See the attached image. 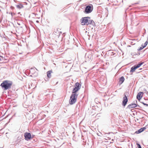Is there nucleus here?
<instances>
[{"label":"nucleus","instance_id":"f257e3e1","mask_svg":"<svg viewBox=\"0 0 148 148\" xmlns=\"http://www.w3.org/2000/svg\"><path fill=\"white\" fill-rule=\"evenodd\" d=\"M80 21L82 25H91L93 26H96L94 21L88 16L82 18L80 20Z\"/></svg>","mask_w":148,"mask_h":148},{"label":"nucleus","instance_id":"f03ea898","mask_svg":"<svg viewBox=\"0 0 148 148\" xmlns=\"http://www.w3.org/2000/svg\"><path fill=\"white\" fill-rule=\"evenodd\" d=\"M12 85L11 82H10L8 80L4 81L1 84L0 86L4 90H6L10 89Z\"/></svg>","mask_w":148,"mask_h":148},{"label":"nucleus","instance_id":"7ed1b4c3","mask_svg":"<svg viewBox=\"0 0 148 148\" xmlns=\"http://www.w3.org/2000/svg\"><path fill=\"white\" fill-rule=\"evenodd\" d=\"M78 95V94L75 93H73L72 92L69 101V103L71 105L73 104L76 102Z\"/></svg>","mask_w":148,"mask_h":148},{"label":"nucleus","instance_id":"20e7f679","mask_svg":"<svg viewBox=\"0 0 148 148\" xmlns=\"http://www.w3.org/2000/svg\"><path fill=\"white\" fill-rule=\"evenodd\" d=\"M81 85L78 82H77L75 84V87H74L72 91L73 93H77V92L81 88Z\"/></svg>","mask_w":148,"mask_h":148},{"label":"nucleus","instance_id":"39448f33","mask_svg":"<svg viewBox=\"0 0 148 148\" xmlns=\"http://www.w3.org/2000/svg\"><path fill=\"white\" fill-rule=\"evenodd\" d=\"M143 62H141L140 63L136 65H135L134 66L132 67H131L130 72H134L136 69H137L139 68L141 65H142L143 64Z\"/></svg>","mask_w":148,"mask_h":148},{"label":"nucleus","instance_id":"423d86ee","mask_svg":"<svg viewBox=\"0 0 148 148\" xmlns=\"http://www.w3.org/2000/svg\"><path fill=\"white\" fill-rule=\"evenodd\" d=\"M25 139L28 141L32 138V136L31 134L29 133L26 132L24 135Z\"/></svg>","mask_w":148,"mask_h":148},{"label":"nucleus","instance_id":"0eeeda50","mask_svg":"<svg viewBox=\"0 0 148 148\" xmlns=\"http://www.w3.org/2000/svg\"><path fill=\"white\" fill-rule=\"evenodd\" d=\"M92 10V9H91V6L90 5H88L86 6L85 10V12L86 14L90 13Z\"/></svg>","mask_w":148,"mask_h":148},{"label":"nucleus","instance_id":"6e6552de","mask_svg":"<svg viewBox=\"0 0 148 148\" xmlns=\"http://www.w3.org/2000/svg\"><path fill=\"white\" fill-rule=\"evenodd\" d=\"M127 101L128 99L127 97L125 95L123 97V101L122 103V105L124 106H125L127 104Z\"/></svg>","mask_w":148,"mask_h":148},{"label":"nucleus","instance_id":"1a4fd4ad","mask_svg":"<svg viewBox=\"0 0 148 148\" xmlns=\"http://www.w3.org/2000/svg\"><path fill=\"white\" fill-rule=\"evenodd\" d=\"M137 106H138L139 107H140L139 105H137L135 103H132L128 105L127 108L129 109H130L132 108H135Z\"/></svg>","mask_w":148,"mask_h":148},{"label":"nucleus","instance_id":"9d476101","mask_svg":"<svg viewBox=\"0 0 148 148\" xmlns=\"http://www.w3.org/2000/svg\"><path fill=\"white\" fill-rule=\"evenodd\" d=\"M146 129V128L145 127H142L141 128L139 129L138 130L136 131V132H135V133L137 134H139L143 131Z\"/></svg>","mask_w":148,"mask_h":148},{"label":"nucleus","instance_id":"9b49d317","mask_svg":"<svg viewBox=\"0 0 148 148\" xmlns=\"http://www.w3.org/2000/svg\"><path fill=\"white\" fill-rule=\"evenodd\" d=\"M60 29H58L54 30L53 34L56 36H57L58 37H59V31Z\"/></svg>","mask_w":148,"mask_h":148},{"label":"nucleus","instance_id":"f8f14e48","mask_svg":"<svg viewBox=\"0 0 148 148\" xmlns=\"http://www.w3.org/2000/svg\"><path fill=\"white\" fill-rule=\"evenodd\" d=\"M143 94V93L142 92H139L138 94L137 95V98L138 100H140V99L142 98V95H141V94Z\"/></svg>","mask_w":148,"mask_h":148},{"label":"nucleus","instance_id":"ddd939ff","mask_svg":"<svg viewBox=\"0 0 148 148\" xmlns=\"http://www.w3.org/2000/svg\"><path fill=\"white\" fill-rule=\"evenodd\" d=\"M16 7L18 9H20L23 8V5L21 3H19L18 4L16 5Z\"/></svg>","mask_w":148,"mask_h":148},{"label":"nucleus","instance_id":"4468645a","mask_svg":"<svg viewBox=\"0 0 148 148\" xmlns=\"http://www.w3.org/2000/svg\"><path fill=\"white\" fill-rule=\"evenodd\" d=\"M52 71L51 70L48 71L47 72V75L48 78H50L51 77V73Z\"/></svg>","mask_w":148,"mask_h":148},{"label":"nucleus","instance_id":"2eb2a0df","mask_svg":"<svg viewBox=\"0 0 148 148\" xmlns=\"http://www.w3.org/2000/svg\"><path fill=\"white\" fill-rule=\"evenodd\" d=\"M125 80L124 77L123 76H122L119 78V83L121 84H122Z\"/></svg>","mask_w":148,"mask_h":148},{"label":"nucleus","instance_id":"dca6fc26","mask_svg":"<svg viewBox=\"0 0 148 148\" xmlns=\"http://www.w3.org/2000/svg\"><path fill=\"white\" fill-rule=\"evenodd\" d=\"M35 69L37 70V69L35 67H34V68H31V69H30V72L31 73H32V74L34 73V72H33V71L34 70H35Z\"/></svg>","mask_w":148,"mask_h":148},{"label":"nucleus","instance_id":"f3484780","mask_svg":"<svg viewBox=\"0 0 148 148\" xmlns=\"http://www.w3.org/2000/svg\"><path fill=\"white\" fill-rule=\"evenodd\" d=\"M144 47H143V45H142V47H140L138 49V51H140L141 50H142L143 48Z\"/></svg>","mask_w":148,"mask_h":148},{"label":"nucleus","instance_id":"a211bd4d","mask_svg":"<svg viewBox=\"0 0 148 148\" xmlns=\"http://www.w3.org/2000/svg\"><path fill=\"white\" fill-rule=\"evenodd\" d=\"M147 43H148V42L147 41H146L145 42V43L144 44V45L143 46V47H146V46H147Z\"/></svg>","mask_w":148,"mask_h":148},{"label":"nucleus","instance_id":"6ab92c4d","mask_svg":"<svg viewBox=\"0 0 148 148\" xmlns=\"http://www.w3.org/2000/svg\"><path fill=\"white\" fill-rule=\"evenodd\" d=\"M136 145L138 146V148H142L140 144L138 143H137Z\"/></svg>","mask_w":148,"mask_h":148},{"label":"nucleus","instance_id":"aec40b11","mask_svg":"<svg viewBox=\"0 0 148 148\" xmlns=\"http://www.w3.org/2000/svg\"><path fill=\"white\" fill-rule=\"evenodd\" d=\"M144 105H146V106H148V104H147L146 103H142Z\"/></svg>","mask_w":148,"mask_h":148},{"label":"nucleus","instance_id":"412c9836","mask_svg":"<svg viewBox=\"0 0 148 148\" xmlns=\"http://www.w3.org/2000/svg\"><path fill=\"white\" fill-rule=\"evenodd\" d=\"M59 32H60V33H59V36H60V34H62V32L61 31H59Z\"/></svg>","mask_w":148,"mask_h":148},{"label":"nucleus","instance_id":"4be33fe9","mask_svg":"<svg viewBox=\"0 0 148 148\" xmlns=\"http://www.w3.org/2000/svg\"><path fill=\"white\" fill-rule=\"evenodd\" d=\"M139 3V2H137V3H134V4H138Z\"/></svg>","mask_w":148,"mask_h":148},{"label":"nucleus","instance_id":"5701e85b","mask_svg":"<svg viewBox=\"0 0 148 148\" xmlns=\"http://www.w3.org/2000/svg\"><path fill=\"white\" fill-rule=\"evenodd\" d=\"M11 15L12 16H13V14H14V13H13L12 12H11Z\"/></svg>","mask_w":148,"mask_h":148},{"label":"nucleus","instance_id":"b1692460","mask_svg":"<svg viewBox=\"0 0 148 148\" xmlns=\"http://www.w3.org/2000/svg\"><path fill=\"white\" fill-rule=\"evenodd\" d=\"M34 135H32V138H33L34 137Z\"/></svg>","mask_w":148,"mask_h":148},{"label":"nucleus","instance_id":"393cba45","mask_svg":"<svg viewBox=\"0 0 148 148\" xmlns=\"http://www.w3.org/2000/svg\"><path fill=\"white\" fill-rule=\"evenodd\" d=\"M128 8H127L126 9V11H127V10L128 9Z\"/></svg>","mask_w":148,"mask_h":148},{"label":"nucleus","instance_id":"a878e982","mask_svg":"<svg viewBox=\"0 0 148 148\" xmlns=\"http://www.w3.org/2000/svg\"><path fill=\"white\" fill-rule=\"evenodd\" d=\"M135 4H134V3H133V4H132V5H135Z\"/></svg>","mask_w":148,"mask_h":148},{"label":"nucleus","instance_id":"bb28decb","mask_svg":"<svg viewBox=\"0 0 148 148\" xmlns=\"http://www.w3.org/2000/svg\"><path fill=\"white\" fill-rule=\"evenodd\" d=\"M142 69H139V70H141Z\"/></svg>","mask_w":148,"mask_h":148},{"label":"nucleus","instance_id":"cd10ccee","mask_svg":"<svg viewBox=\"0 0 148 148\" xmlns=\"http://www.w3.org/2000/svg\"><path fill=\"white\" fill-rule=\"evenodd\" d=\"M140 53H138V55H140Z\"/></svg>","mask_w":148,"mask_h":148},{"label":"nucleus","instance_id":"c85d7f7f","mask_svg":"<svg viewBox=\"0 0 148 148\" xmlns=\"http://www.w3.org/2000/svg\"><path fill=\"white\" fill-rule=\"evenodd\" d=\"M1 59L0 58V61H1Z\"/></svg>","mask_w":148,"mask_h":148},{"label":"nucleus","instance_id":"c756f323","mask_svg":"<svg viewBox=\"0 0 148 148\" xmlns=\"http://www.w3.org/2000/svg\"><path fill=\"white\" fill-rule=\"evenodd\" d=\"M102 53H104L103 51Z\"/></svg>","mask_w":148,"mask_h":148},{"label":"nucleus","instance_id":"7c9ffc66","mask_svg":"<svg viewBox=\"0 0 148 148\" xmlns=\"http://www.w3.org/2000/svg\"><path fill=\"white\" fill-rule=\"evenodd\" d=\"M131 5H130V6H129V7H131Z\"/></svg>","mask_w":148,"mask_h":148},{"label":"nucleus","instance_id":"2f4dec72","mask_svg":"<svg viewBox=\"0 0 148 148\" xmlns=\"http://www.w3.org/2000/svg\"><path fill=\"white\" fill-rule=\"evenodd\" d=\"M18 24L19 25H20V24H19V23H18Z\"/></svg>","mask_w":148,"mask_h":148},{"label":"nucleus","instance_id":"473e14b6","mask_svg":"<svg viewBox=\"0 0 148 148\" xmlns=\"http://www.w3.org/2000/svg\"><path fill=\"white\" fill-rule=\"evenodd\" d=\"M36 22H38V21H37Z\"/></svg>","mask_w":148,"mask_h":148}]
</instances>
